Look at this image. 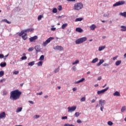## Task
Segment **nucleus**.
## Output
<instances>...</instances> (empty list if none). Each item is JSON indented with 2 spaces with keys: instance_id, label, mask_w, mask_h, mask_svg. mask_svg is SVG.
Returning <instances> with one entry per match:
<instances>
[{
  "instance_id": "1",
  "label": "nucleus",
  "mask_w": 126,
  "mask_h": 126,
  "mask_svg": "<svg viewBox=\"0 0 126 126\" xmlns=\"http://www.w3.org/2000/svg\"><path fill=\"white\" fill-rule=\"evenodd\" d=\"M21 92L19 90H16L12 91L10 93V99L12 101H15V100H18L20 98L21 95Z\"/></svg>"
},
{
  "instance_id": "2",
  "label": "nucleus",
  "mask_w": 126,
  "mask_h": 126,
  "mask_svg": "<svg viewBox=\"0 0 126 126\" xmlns=\"http://www.w3.org/2000/svg\"><path fill=\"white\" fill-rule=\"evenodd\" d=\"M83 8V4L82 3H77L74 4V8L75 10H80Z\"/></svg>"
},
{
  "instance_id": "3",
  "label": "nucleus",
  "mask_w": 126,
  "mask_h": 126,
  "mask_svg": "<svg viewBox=\"0 0 126 126\" xmlns=\"http://www.w3.org/2000/svg\"><path fill=\"white\" fill-rule=\"evenodd\" d=\"M86 40H87L86 37L80 38L75 41V44H76V45H79V44H82L83 42H85Z\"/></svg>"
},
{
  "instance_id": "4",
  "label": "nucleus",
  "mask_w": 126,
  "mask_h": 126,
  "mask_svg": "<svg viewBox=\"0 0 126 126\" xmlns=\"http://www.w3.org/2000/svg\"><path fill=\"white\" fill-rule=\"evenodd\" d=\"M105 105H106V100H104V99H99V105L97 104L96 105V107H97L98 106H105Z\"/></svg>"
},
{
  "instance_id": "5",
  "label": "nucleus",
  "mask_w": 126,
  "mask_h": 126,
  "mask_svg": "<svg viewBox=\"0 0 126 126\" xmlns=\"http://www.w3.org/2000/svg\"><path fill=\"white\" fill-rule=\"evenodd\" d=\"M126 3V2L124 0L119 1L118 2H116V3L113 4V7L116 6H119V5H123V4H125Z\"/></svg>"
},
{
  "instance_id": "6",
  "label": "nucleus",
  "mask_w": 126,
  "mask_h": 126,
  "mask_svg": "<svg viewBox=\"0 0 126 126\" xmlns=\"http://www.w3.org/2000/svg\"><path fill=\"white\" fill-rule=\"evenodd\" d=\"M67 109L68 113H72V112H74V111L76 110V106L74 105L72 107L69 106Z\"/></svg>"
},
{
  "instance_id": "7",
  "label": "nucleus",
  "mask_w": 126,
  "mask_h": 126,
  "mask_svg": "<svg viewBox=\"0 0 126 126\" xmlns=\"http://www.w3.org/2000/svg\"><path fill=\"white\" fill-rule=\"evenodd\" d=\"M54 38L53 37H50L48 38L44 42H43V46L44 47H46L52 40H54Z\"/></svg>"
},
{
  "instance_id": "8",
  "label": "nucleus",
  "mask_w": 126,
  "mask_h": 126,
  "mask_svg": "<svg viewBox=\"0 0 126 126\" xmlns=\"http://www.w3.org/2000/svg\"><path fill=\"white\" fill-rule=\"evenodd\" d=\"M109 89V87H107L105 89L102 90L101 91H98L97 94L98 95H101V94H104L106 91H107Z\"/></svg>"
},
{
  "instance_id": "9",
  "label": "nucleus",
  "mask_w": 126,
  "mask_h": 126,
  "mask_svg": "<svg viewBox=\"0 0 126 126\" xmlns=\"http://www.w3.org/2000/svg\"><path fill=\"white\" fill-rule=\"evenodd\" d=\"M53 49L56 51H63V47L59 45L54 47Z\"/></svg>"
},
{
  "instance_id": "10",
  "label": "nucleus",
  "mask_w": 126,
  "mask_h": 126,
  "mask_svg": "<svg viewBox=\"0 0 126 126\" xmlns=\"http://www.w3.org/2000/svg\"><path fill=\"white\" fill-rule=\"evenodd\" d=\"M37 39H38V36L35 35L33 37H31V38H30L29 40L30 42L32 43V42H35Z\"/></svg>"
},
{
  "instance_id": "11",
  "label": "nucleus",
  "mask_w": 126,
  "mask_h": 126,
  "mask_svg": "<svg viewBox=\"0 0 126 126\" xmlns=\"http://www.w3.org/2000/svg\"><path fill=\"white\" fill-rule=\"evenodd\" d=\"M35 50H36V52L38 53V52H41V48L40 47V46L36 45L34 47Z\"/></svg>"
},
{
  "instance_id": "12",
  "label": "nucleus",
  "mask_w": 126,
  "mask_h": 126,
  "mask_svg": "<svg viewBox=\"0 0 126 126\" xmlns=\"http://www.w3.org/2000/svg\"><path fill=\"white\" fill-rule=\"evenodd\" d=\"M33 30H34L33 29H28L23 31L25 33H29V32H32Z\"/></svg>"
},
{
  "instance_id": "13",
  "label": "nucleus",
  "mask_w": 126,
  "mask_h": 126,
  "mask_svg": "<svg viewBox=\"0 0 126 126\" xmlns=\"http://www.w3.org/2000/svg\"><path fill=\"white\" fill-rule=\"evenodd\" d=\"M75 30L76 32H79V33H82L83 32V30L81 28H77Z\"/></svg>"
},
{
  "instance_id": "14",
  "label": "nucleus",
  "mask_w": 126,
  "mask_h": 126,
  "mask_svg": "<svg viewBox=\"0 0 126 126\" xmlns=\"http://www.w3.org/2000/svg\"><path fill=\"white\" fill-rule=\"evenodd\" d=\"M85 80V79L84 78H82L81 80H79L78 81H76L74 82V84H78V83H80V82H83Z\"/></svg>"
},
{
  "instance_id": "15",
  "label": "nucleus",
  "mask_w": 126,
  "mask_h": 126,
  "mask_svg": "<svg viewBox=\"0 0 126 126\" xmlns=\"http://www.w3.org/2000/svg\"><path fill=\"white\" fill-rule=\"evenodd\" d=\"M121 31H122V32H126V26H121Z\"/></svg>"
},
{
  "instance_id": "16",
  "label": "nucleus",
  "mask_w": 126,
  "mask_h": 126,
  "mask_svg": "<svg viewBox=\"0 0 126 126\" xmlns=\"http://www.w3.org/2000/svg\"><path fill=\"white\" fill-rule=\"evenodd\" d=\"M5 112H3L0 113V119H3V118H5Z\"/></svg>"
},
{
  "instance_id": "17",
  "label": "nucleus",
  "mask_w": 126,
  "mask_h": 126,
  "mask_svg": "<svg viewBox=\"0 0 126 126\" xmlns=\"http://www.w3.org/2000/svg\"><path fill=\"white\" fill-rule=\"evenodd\" d=\"M104 61L103 59L100 60L99 62L96 64V66H100L104 63Z\"/></svg>"
},
{
  "instance_id": "18",
  "label": "nucleus",
  "mask_w": 126,
  "mask_h": 126,
  "mask_svg": "<svg viewBox=\"0 0 126 126\" xmlns=\"http://www.w3.org/2000/svg\"><path fill=\"white\" fill-rule=\"evenodd\" d=\"M97 27L94 24H93L92 26H90V28L91 30H92L94 31V30H95V29Z\"/></svg>"
},
{
  "instance_id": "19",
  "label": "nucleus",
  "mask_w": 126,
  "mask_h": 126,
  "mask_svg": "<svg viewBox=\"0 0 126 126\" xmlns=\"http://www.w3.org/2000/svg\"><path fill=\"white\" fill-rule=\"evenodd\" d=\"M113 95L114 96H116L117 97H119L120 96H121V94H120V93L118 91L115 92V93H114L113 94Z\"/></svg>"
},
{
  "instance_id": "20",
  "label": "nucleus",
  "mask_w": 126,
  "mask_h": 126,
  "mask_svg": "<svg viewBox=\"0 0 126 126\" xmlns=\"http://www.w3.org/2000/svg\"><path fill=\"white\" fill-rule=\"evenodd\" d=\"M24 31L22 30V31H21L20 32H17L16 34H18L19 36L20 37H21V36H23V34H24Z\"/></svg>"
},
{
  "instance_id": "21",
  "label": "nucleus",
  "mask_w": 126,
  "mask_h": 126,
  "mask_svg": "<svg viewBox=\"0 0 126 126\" xmlns=\"http://www.w3.org/2000/svg\"><path fill=\"white\" fill-rule=\"evenodd\" d=\"M2 22H5L6 23H7L8 24H11V22L8 21V20H7V19H4L1 20Z\"/></svg>"
},
{
  "instance_id": "22",
  "label": "nucleus",
  "mask_w": 126,
  "mask_h": 126,
  "mask_svg": "<svg viewBox=\"0 0 126 126\" xmlns=\"http://www.w3.org/2000/svg\"><path fill=\"white\" fill-rule=\"evenodd\" d=\"M105 48H106V46H100L98 48V51H99V52H101V51H103V50H104V49H105Z\"/></svg>"
},
{
  "instance_id": "23",
  "label": "nucleus",
  "mask_w": 126,
  "mask_h": 126,
  "mask_svg": "<svg viewBox=\"0 0 126 126\" xmlns=\"http://www.w3.org/2000/svg\"><path fill=\"white\" fill-rule=\"evenodd\" d=\"M121 63H122V61H121V60L117 61L115 63V64H116V65H117V66L120 65V64H121Z\"/></svg>"
},
{
  "instance_id": "24",
  "label": "nucleus",
  "mask_w": 126,
  "mask_h": 126,
  "mask_svg": "<svg viewBox=\"0 0 126 126\" xmlns=\"http://www.w3.org/2000/svg\"><path fill=\"white\" fill-rule=\"evenodd\" d=\"M22 38L24 40V41H25V40H27V34L25 33L24 35L22 36Z\"/></svg>"
},
{
  "instance_id": "25",
  "label": "nucleus",
  "mask_w": 126,
  "mask_h": 126,
  "mask_svg": "<svg viewBox=\"0 0 126 126\" xmlns=\"http://www.w3.org/2000/svg\"><path fill=\"white\" fill-rule=\"evenodd\" d=\"M83 19V18L80 17V18H76L75 20V22H77L78 21H82V20Z\"/></svg>"
},
{
  "instance_id": "26",
  "label": "nucleus",
  "mask_w": 126,
  "mask_h": 126,
  "mask_svg": "<svg viewBox=\"0 0 126 126\" xmlns=\"http://www.w3.org/2000/svg\"><path fill=\"white\" fill-rule=\"evenodd\" d=\"M35 64V62L32 61V62H30L28 63V65H30V66H33Z\"/></svg>"
},
{
  "instance_id": "27",
  "label": "nucleus",
  "mask_w": 126,
  "mask_h": 126,
  "mask_svg": "<svg viewBox=\"0 0 126 126\" xmlns=\"http://www.w3.org/2000/svg\"><path fill=\"white\" fill-rule=\"evenodd\" d=\"M120 15H121L122 16H124V17H126V12H121L120 13Z\"/></svg>"
},
{
  "instance_id": "28",
  "label": "nucleus",
  "mask_w": 126,
  "mask_h": 126,
  "mask_svg": "<svg viewBox=\"0 0 126 126\" xmlns=\"http://www.w3.org/2000/svg\"><path fill=\"white\" fill-rule=\"evenodd\" d=\"M22 111V107H19L17 109L16 112V113H19Z\"/></svg>"
},
{
  "instance_id": "29",
  "label": "nucleus",
  "mask_w": 126,
  "mask_h": 126,
  "mask_svg": "<svg viewBox=\"0 0 126 126\" xmlns=\"http://www.w3.org/2000/svg\"><path fill=\"white\" fill-rule=\"evenodd\" d=\"M98 59L97 58H95L92 61V63H97V62H98Z\"/></svg>"
},
{
  "instance_id": "30",
  "label": "nucleus",
  "mask_w": 126,
  "mask_h": 126,
  "mask_svg": "<svg viewBox=\"0 0 126 126\" xmlns=\"http://www.w3.org/2000/svg\"><path fill=\"white\" fill-rule=\"evenodd\" d=\"M0 65L1 67H4V66H6V63L4 62L3 63H1L0 64Z\"/></svg>"
},
{
  "instance_id": "31",
  "label": "nucleus",
  "mask_w": 126,
  "mask_h": 126,
  "mask_svg": "<svg viewBox=\"0 0 126 126\" xmlns=\"http://www.w3.org/2000/svg\"><path fill=\"white\" fill-rule=\"evenodd\" d=\"M60 71V66H59L58 68H56L55 70L54 71V72L55 73H57Z\"/></svg>"
},
{
  "instance_id": "32",
  "label": "nucleus",
  "mask_w": 126,
  "mask_h": 126,
  "mask_svg": "<svg viewBox=\"0 0 126 126\" xmlns=\"http://www.w3.org/2000/svg\"><path fill=\"white\" fill-rule=\"evenodd\" d=\"M44 59H45V56L41 55L39 59V61H44Z\"/></svg>"
},
{
  "instance_id": "33",
  "label": "nucleus",
  "mask_w": 126,
  "mask_h": 126,
  "mask_svg": "<svg viewBox=\"0 0 126 126\" xmlns=\"http://www.w3.org/2000/svg\"><path fill=\"white\" fill-rule=\"evenodd\" d=\"M44 17V16L43 15H40L38 16L37 20L39 21V20H41L42 18Z\"/></svg>"
},
{
  "instance_id": "34",
  "label": "nucleus",
  "mask_w": 126,
  "mask_h": 126,
  "mask_svg": "<svg viewBox=\"0 0 126 126\" xmlns=\"http://www.w3.org/2000/svg\"><path fill=\"white\" fill-rule=\"evenodd\" d=\"M67 26V23H65L62 25V29H64L65 27H66Z\"/></svg>"
},
{
  "instance_id": "35",
  "label": "nucleus",
  "mask_w": 126,
  "mask_h": 126,
  "mask_svg": "<svg viewBox=\"0 0 126 126\" xmlns=\"http://www.w3.org/2000/svg\"><path fill=\"white\" fill-rule=\"evenodd\" d=\"M4 75V71H0V77H2Z\"/></svg>"
},
{
  "instance_id": "36",
  "label": "nucleus",
  "mask_w": 126,
  "mask_h": 126,
  "mask_svg": "<svg viewBox=\"0 0 126 126\" xmlns=\"http://www.w3.org/2000/svg\"><path fill=\"white\" fill-rule=\"evenodd\" d=\"M125 111H126V106L123 107L121 109L122 113L125 112Z\"/></svg>"
},
{
  "instance_id": "37",
  "label": "nucleus",
  "mask_w": 126,
  "mask_h": 126,
  "mask_svg": "<svg viewBox=\"0 0 126 126\" xmlns=\"http://www.w3.org/2000/svg\"><path fill=\"white\" fill-rule=\"evenodd\" d=\"M43 64V62L42 61H40L37 63L38 66H42Z\"/></svg>"
},
{
  "instance_id": "38",
  "label": "nucleus",
  "mask_w": 126,
  "mask_h": 126,
  "mask_svg": "<svg viewBox=\"0 0 126 126\" xmlns=\"http://www.w3.org/2000/svg\"><path fill=\"white\" fill-rule=\"evenodd\" d=\"M52 12H53V13H57V12H58V9L56 8H53Z\"/></svg>"
},
{
  "instance_id": "39",
  "label": "nucleus",
  "mask_w": 126,
  "mask_h": 126,
  "mask_svg": "<svg viewBox=\"0 0 126 126\" xmlns=\"http://www.w3.org/2000/svg\"><path fill=\"white\" fill-rule=\"evenodd\" d=\"M79 116H80V113L79 112H76L75 113V116L76 118H78V117H79Z\"/></svg>"
},
{
  "instance_id": "40",
  "label": "nucleus",
  "mask_w": 126,
  "mask_h": 126,
  "mask_svg": "<svg viewBox=\"0 0 126 126\" xmlns=\"http://www.w3.org/2000/svg\"><path fill=\"white\" fill-rule=\"evenodd\" d=\"M79 63V61H78V60H76L75 62H73L72 63V64L73 65H74V64H77V63Z\"/></svg>"
},
{
  "instance_id": "41",
  "label": "nucleus",
  "mask_w": 126,
  "mask_h": 126,
  "mask_svg": "<svg viewBox=\"0 0 126 126\" xmlns=\"http://www.w3.org/2000/svg\"><path fill=\"white\" fill-rule=\"evenodd\" d=\"M7 91H3V94H2L3 96H5V95H7Z\"/></svg>"
},
{
  "instance_id": "42",
  "label": "nucleus",
  "mask_w": 126,
  "mask_h": 126,
  "mask_svg": "<svg viewBox=\"0 0 126 126\" xmlns=\"http://www.w3.org/2000/svg\"><path fill=\"white\" fill-rule=\"evenodd\" d=\"M86 100V98L85 97H83L81 99H80V102H84Z\"/></svg>"
},
{
  "instance_id": "43",
  "label": "nucleus",
  "mask_w": 126,
  "mask_h": 126,
  "mask_svg": "<svg viewBox=\"0 0 126 126\" xmlns=\"http://www.w3.org/2000/svg\"><path fill=\"white\" fill-rule=\"evenodd\" d=\"M39 118H40L39 115H35L33 116V119H39Z\"/></svg>"
},
{
  "instance_id": "44",
  "label": "nucleus",
  "mask_w": 126,
  "mask_h": 126,
  "mask_svg": "<svg viewBox=\"0 0 126 126\" xmlns=\"http://www.w3.org/2000/svg\"><path fill=\"white\" fill-rule=\"evenodd\" d=\"M58 10H59V11L63 10V7H62L61 5L58 6Z\"/></svg>"
},
{
  "instance_id": "45",
  "label": "nucleus",
  "mask_w": 126,
  "mask_h": 126,
  "mask_svg": "<svg viewBox=\"0 0 126 126\" xmlns=\"http://www.w3.org/2000/svg\"><path fill=\"white\" fill-rule=\"evenodd\" d=\"M108 126H113V122L111 121H108L107 123Z\"/></svg>"
},
{
  "instance_id": "46",
  "label": "nucleus",
  "mask_w": 126,
  "mask_h": 126,
  "mask_svg": "<svg viewBox=\"0 0 126 126\" xmlns=\"http://www.w3.org/2000/svg\"><path fill=\"white\" fill-rule=\"evenodd\" d=\"M21 60L22 61H24L25 60H27V57L26 56H24L21 58Z\"/></svg>"
},
{
  "instance_id": "47",
  "label": "nucleus",
  "mask_w": 126,
  "mask_h": 126,
  "mask_svg": "<svg viewBox=\"0 0 126 126\" xmlns=\"http://www.w3.org/2000/svg\"><path fill=\"white\" fill-rule=\"evenodd\" d=\"M72 70H73V71H76V67L75 66H73L72 67Z\"/></svg>"
},
{
  "instance_id": "48",
  "label": "nucleus",
  "mask_w": 126,
  "mask_h": 126,
  "mask_svg": "<svg viewBox=\"0 0 126 126\" xmlns=\"http://www.w3.org/2000/svg\"><path fill=\"white\" fill-rule=\"evenodd\" d=\"M34 50V48L33 47H30L28 51L29 52H32Z\"/></svg>"
},
{
  "instance_id": "49",
  "label": "nucleus",
  "mask_w": 126,
  "mask_h": 126,
  "mask_svg": "<svg viewBox=\"0 0 126 126\" xmlns=\"http://www.w3.org/2000/svg\"><path fill=\"white\" fill-rule=\"evenodd\" d=\"M109 15L110 14L109 13H107V14H104L103 15V16L104 17H108Z\"/></svg>"
},
{
  "instance_id": "50",
  "label": "nucleus",
  "mask_w": 126,
  "mask_h": 126,
  "mask_svg": "<svg viewBox=\"0 0 126 126\" xmlns=\"http://www.w3.org/2000/svg\"><path fill=\"white\" fill-rule=\"evenodd\" d=\"M67 119V116H63L62 117V120H66Z\"/></svg>"
},
{
  "instance_id": "51",
  "label": "nucleus",
  "mask_w": 126,
  "mask_h": 126,
  "mask_svg": "<svg viewBox=\"0 0 126 126\" xmlns=\"http://www.w3.org/2000/svg\"><path fill=\"white\" fill-rule=\"evenodd\" d=\"M77 123H78V124H81V123H82V122L81 121V120L80 119H78L77 120Z\"/></svg>"
},
{
  "instance_id": "52",
  "label": "nucleus",
  "mask_w": 126,
  "mask_h": 126,
  "mask_svg": "<svg viewBox=\"0 0 126 126\" xmlns=\"http://www.w3.org/2000/svg\"><path fill=\"white\" fill-rule=\"evenodd\" d=\"M18 73H19V71H16L13 72V74L15 75L18 74Z\"/></svg>"
},
{
  "instance_id": "53",
  "label": "nucleus",
  "mask_w": 126,
  "mask_h": 126,
  "mask_svg": "<svg viewBox=\"0 0 126 126\" xmlns=\"http://www.w3.org/2000/svg\"><path fill=\"white\" fill-rule=\"evenodd\" d=\"M103 66H109V64L108 63H104L103 64Z\"/></svg>"
},
{
  "instance_id": "54",
  "label": "nucleus",
  "mask_w": 126,
  "mask_h": 126,
  "mask_svg": "<svg viewBox=\"0 0 126 126\" xmlns=\"http://www.w3.org/2000/svg\"><path fill=\"white\" fill-rule=\"evenodd\" d=\"M3 58H4V56H3V54H0V58L3 59Z\"/></svg>"
},
{
  "instance_id": "55",
  "label": "nucleus",
  "mask_w": 126,
  "mask_h": 126,
  "mask_svg": "<svg viewBox=\"0 0 126 126\" xmlns=\"http://www.w3.org/2000/svg\"><path fill=\"white\" fill-rule=\"evenodd\" d=\"M42 94H43V92H42L36 93V95H42Z\"/></svg>"
},
{
  "instance_id": "56",
  "label": "nucleus",
  "mask_w": 126,
  "mask_h": 126,
  "mask_svg": "<svg viewBox=\"0 0 126 126\" xmlns=\"http://www.w3.org/2000/svg\"><path fill=\"white\" fill-rule=\"evenodd\" d=\"M117 59H118V56L113 57V61H116V60H117Z\"/></svg>"
},
{
  "instance_id": "57",
  "label": "nucleus",
  "mask_w": 126,
  "mask_h": 126,
  "mask_svg": "<svg viewBox=\"0 0 126 126\" xmlns=\"http://www.w3.org/2000/svg\"><path fill=\"white\" fill-rule=\"evenodd\" d=\"M103 110H104V106H100V111H101V112H103Z\"/></svg>"
},
{
  "instance_id": "58",
  "label": "nucleus",
  "mask_w": 126,
  "mask_h": 126,
  "mask_svg": "<svg viewBox=\"0 0 126 126\" xmlns=\"http://www.w3.org/2000/svg\"><path fill=\"white\" fill-rule=\"evenodd\" d=\"M91 103H95V102H96V100H95L94 99H93L91 101Z\"/></svg>"
},
{
  "instance_id": "59",
  "label": "nucleus",
  "mask_w": 126,
  "mask_h": 126,
  "mask_svg": "<svg viewBox=\"0 0 126 126\" xmlns=\"http://www.w3.org/2000/svg\"><path fill=\"white\" fill-rule=\"evenodd\" d=\"M101 79H102V77L101 76H99L97 78V80H101Z\"/></svg>"
},
{
  "instance_id": "60",
  "label": "nucleus",
  "mask_w": 126,
  "mask_h": 126,
  "mask_svg": "<svg viewBox=\"0 0 126 126\" xmlns=\"http://www.w3.org/2000/svg\"><path fill=\"white\" fill-rule=\"evenodd\" d=\"M51 30H52V31H55L56 30V28H52Z\"/></svg>"
},
{
  "instance_id": "61",
  "label": "nucleus",
  "mask_w": 126,
  "mask_h": 126,
  "mask_svg": "<svg viewBox=\"0 0 126 126\" xmlns=\"http://www.w3.org/2000/svg\"><path fill=\"white\" fill-rule=\"evenodd\" d=\"M72 90H73V91H76V90H77V88H73L72 89Z\"/></svg>"
},
{
  "instance_id": "62",
  "label": "nucleus",
  "mask_w": 126,
  "mask_h": 126,
  "mask_svg": "<svg viewBox=\"0 0 126 126\" xmlns=\"http://www.w3.org/2000/svg\"><path fill=\"white\" fill-rule=\"evenodd\" d=\"M29 102L30 104H32V105H33V104H34V102H33L32 101H29Z\"/></svg>"
},
{
  "instance_id": "63",
  "label": "nucleus",
  "mask_w": 126,
  "mask_h": 126,
  "mask_svg": "<svg viewBox=\"0 0 126 126\" xmlns=\"http://www.w3.org/2000/svg\"><path fill=\"white\" fill-rule=\"evenodd\" d=\"M98 86H99L98 84H95L94 85V87H98Z\"/></svg>"
},
{
  "instance_id": "64",
  "label": "nucleus",
  "mask_w": 126,
  "mask_h": 126,
  "mask_svg": "<svg viewBox=\"0 0 126 126\" xmlns=\"http://www.w3.org/2000/svg\"><path fill=\"white\" fill-rule=\"evenodd\" d=\"M68 1H75V0H68Z\"/></svg>"
}]
</instances>
